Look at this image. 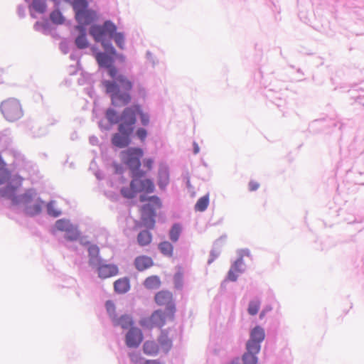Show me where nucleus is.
Masks as SVG:
<instances>
[{"mask_svg":"<svg viewBox=\"0 0 364 364\" xmlns=\"http://www.w3.org/2000/svg\"><path fill=\"white\" fill-rule=\"evenodd\" d=\"M154 301L158 306H165L169 316L175 315L176 309L171 292L166 290L159 291L155 294Z\"/></svg>","mask_w":364,"mask_h":364,"instance_id":"9","label":"nucleus"},{"mask_svg":"<svg viewBox=\"0 0 364 364\" xmlns=\"http://www.w3.org/2000/svg\"><path fill=\"white\" fill-rule=\"evenodd\" d=\"M250 255L249 250H242L241 251L240 257L239 259H241L242 260V257L245 256L249 257Z\"/></svg>","mask_w":364,"mask_h":364,"instance_id":"48","label":"nucleus"},{"mask_svg":"<svg viewBox=\"0 0 364 364\" xmlns=\"http://www.w3.org/2000/svg\"><path fill=\"white\" fill-rule=\"evenodd\" d=\"M107 311L112 318V321H114V318H117L116 315V308L114 304L112 301H107L105 304Z\"/></svg>","mask_w":364,"mask_h":364,"instance_id":"39","label":"nucleus"},{"mask_svg":"<svg viewBox=\"0 0 364 364\" xmlns=\"http://www.w3.org/2000/svg\"><path fill=\"white\" fill-rule=\"evenodd\" d=\"M137 112H139V105H133L125 108L120 116V124L118 129L133 127L136 122Z\"/></svg>","mask_w":364,"mask_h":364,"instance_id":"8","label":"nucleus"},{"mask_svg":"<svg viewBox=\"0 0 364 364\" xmlns=\"http://www.w3.org/2000/svg\"><path fill=\"white\" fill-rule=\"evenodd\" d=\"M161 284V279L156 275L150 276L144 282V286L148 289H156L160 287Z\"/></svg>","mask_w":364,"mask_h":364,"instance_id":"20","label":"nucleus"},{"mask_svg":"<svg viewBox=\"0 0 364 364\" xmlns=\"http://www.w3.org/2000/svg\"><path fill=\"white\" fill-rule=\"evenodd\" d=\"M159 249L160 252L166 257H172L173 253V246L168 241H164L159 243Z\"/></svg>","mask_w":364,"mask_h":364,"instance_id":"26","label":"nucleus"},{"mask_svg":"<svg viewBox=\"0 0 364 364\" xmlns=\"http://www.w3.org/2000/svg\"><path fill=\"white\" fill-rule=\"evenodd\" d=\"M114 82L106 80L103 82L107 93L111 94L112 104L114 105H125L131 101V95L128 92L122 93L119 90L120 85L126 91H130L132 89V82L123 75H116Z\"/></svg>","mask_w":364,"mask_h":364,"instance_id":"2","label":"nucleus"},{"mask_svg":"<svg viewBox=\"0 0 364 364\" xmlns=\"http://www.w3.org/2000/svg\"><path fill=\"white\" fill-rule=\"evenodd\" d=\"M173 282L175 288L181 289L183 284V275L181 272H178L174 274Z\"/></svg>","mask_w":364,"mask_h":364,"instance_id":"40","label":"nucleus"},{"mask_svg":"<svg viewBox=\"0 0 364 364\" xmlns=\"http://www.w3.org/2000/svg\"><path fill=\"white\" fill-rule=\"evenodd\" d=\"M209 205V195L207 194L200 198L195 205L196 211L203 212L206 210Z\"/></svg>","mask_w":364,"mask_h":364,"instance_id":"29","label":"nucleus"},{"mask_svg":"<svg viewBox=\"0 0 364 364\" xmlns=\"http://www.w3.org/2000/svg\"><path fill=\"white\" fill-rule=\"evenodd\" d=\"M137 115L139 116L141 123L143 126H147L150 122L149 115L142 111L141 107L139 105V112H137Z\"/></svg>","mask_w":364,"mask_h":364,"instance_id":"41","label":"nucleus"},{"mask_svg":"<svg viewBox=\"0 0 364 364\" xmlns=\"http://www.w3.org/2000/svg\"><path fill=\"white\" fill-rule=\"evenodd\" d=\"M199 152V147L197 144H195V147H194V153L195 154H198Z\"/></svg>","mask_w":364,"mask_h":364,"instance_id":"51","label":"nucleus"},{"mask_svg":"<svg viewBox=\"0 0 364 364\" xmlns=\"http://www.w3.org/2000/svg\"><path fill=\"white\" fill-rule=\"evenodd\" d=\"M264 331L260 326H256L250 333V338L247 341L246 347L251 350L259 352L260 343L264 339Z\"/></svg>","mask_w":364,"mask_h":364,"instance_id":"10","label":"nucleus"},{"mask_svg":"<svg viewBox=\"0 0 364 364\" xmlns=\"http://www.w3.org/2000/svg\"><path fill=\"white\" fill-rule=\"evenodd\" d=\"M154 265V261L151 257L146 255H140L135 258L134 266L139 271L146 270Z\"/></svg>","mask_w":364,"mask_h":364,"instance_id":"15","label":"nucleus"},{"mask_svg":"<svg viewBox=\"0 0 364 364\" xmlns=\"http://www.w3.org/2000/svg\"><path fill=\"white\" fill-rule=\"evenodd\" d=\"M79 236L77 232H75L73 236H69L68 238L70 240H75Z\"/></svg>","mask_w":364,"mask_h":364,"instance_id":"50","label":"nucleus"},{"mask_svg":"<svg viewBox=\"0 0 364 364\" xmlns=\"http://www.w3.org/2000/svg\"><path fill=\"white\" fill-rule=\"evenodd\" d=\"M173 318L174 316H169L168 311L159 309L154 311L150 316L142 318L139 323L142 327L149 329L154 327L161 328L166 321H172Z\"/></svg>","mask_w":364,"mask_h":364,"instance_id":"7","label":"nucleus"},{"mask_svg":"<svg viewBox=\"0 0 364 364\" xmlns=\"http://www.w3.org/2000/svg\"><path fill=\"white\" fill-rule=\"evenodd\" d=\"M264 315H265L264 311H262V312H261V314H260V315H259V316H260V318H262V317H264Z\"/></svg>","mask_w":364,"mask_h":364,"instance_id":"54","label":"nucleus"},{"mask_svg":"<svg viewBox=\"0 0 364 364\" xmlns=\"http://www.w3.org/2000/svg\"><path fill=\"white\" fill-rule=\"evenodd\" d=\"M55 226L57 230L65 232L72 231L73 228L69 220L63 219L57 220Z\"/></svg>","mask_w":364,"mask_h":364,"instance_id":"30","label":"nucleus"},{"mask_svg":"<svg viewBox=\"0 0 364 364\" xmlns=\"http://www.w3.org/2000/svg\"><path fill=\"white\" fill-rule=\"evenodd\" d=\"M155 215L154 210L150 204L145 205L141 208V216L142 220L146 225H149V223L147 221L150 220V225H154V217Z\"/></svg>","mask_w":364,"mask_h":364,"instance_id":"17","label":"nucleus"},{"mask_svg":"<svg viewBox=\"0 0 364 364\" xmlns=\"http://www.w3.org/2000/svg\"><path fill=\"white\" fill-rule=\"evenodd\" d=\"M115 291L119 294L127 292L129 289V282L127 278L119 279L114 283Z\"/></svg>","mask_w":364,"mask_h":364,"instance_id":"21","label":"nucleus"},{"mask_svg":"<svg viewBox=\"0 0 364 364\" xmlns=\"http://www.w3.org/2000/svg\"><path fill=\"white\" fill-rule=\"evenodd\" d=\"M154 165V160L151 158H146L143 160V166L144 168H146L145 171H143V172L145 173V174L150 171Z\"/></svg>","mask_w":364,"mask_h":364,"instance_id":"43","label":"nucleus"},{"mask_svg":"<svg viewBox=\"0 0 364 364\" xmlns=\"http://www.w3.org/2000/svg\"><path fill=\"white\" fill-rule=\"evenodd\" d=\"M247 352L242 356L243 364H257V358L256 355L259 352L251 350L248 347H246Z\"/></svg>","mask_w":364,"mask_h":364,"instance_id":"24","label":"nucleus"},{"mask_svg":"<svg viewBox=\"0 0 364 364\" xmlns=\"http://www.w3.org/2000/svg\"><path fill=\"white\" fill-rule=\"evenodd\" d=\"M132 358V360L134 361V362H136V355H132L131 357Z\"/></svg>","mask_w":364,"mask_h":364,"instance_id":"52","label":"nucleus"},{"mask_svg":"<svg viewBox=\"0 0 364 364\" xmlns=\"http://www.w3.org/2000/svg\"><path fill=\"white\" fill-rule=\"evenodd\" d=\"M80 33V35L75 39V44L80 49L86 48L88 46V41L86 38L85 28L82 26H77L75 27Z\"/></svg>","mask_w":364,"mask_h":364,"instance_id":"18","label":"nucleus"},{"mask_svg":"<svg viewBox=\"0 0 364 364\" xmlns=\"http://www.w3.org/2000/svg\"><path fill=\"white\" fill-rule=\"evenodd\" d=\"M249 190L250 191H255L256 190H257L259 187V183L255 181H251L250 183H249Z\"/></svg>","mask_w":364,"mask_h":364,"instance_id":"46","label":"nucleus"},{"mask_svg":"<svg viewBox=\"0 0 364 364\" xmlns=\"http://www.w3.org/2000/svg\"><path fill=\"white\" fill-rule=\"evenodd\" d=\"M88 252L90 255V262L91 264H95V259L98 256L100 250L96 245H91L88 248Z\"/></svg>","mask_w":364,"mask_h":364,"instance_id":"37","label":"nucleus"},{"mask_svg":"<svg viewBox=\"0 0 364 364\" xmlns=\"http://www.w3.org/2000/svg\"><path fill=\"white\" fill-rule=\"evenodd\" d=\"M151 234L147 230L140 232L137 237L138 243L141 246L148 245L149 244L151 243Z\"/></svg>","mask_w":364,"mask_h":364,"instance_id":"27","label":"nucleus"},{"mask_svg":"<svg viewBox=\"0 0 364 364\" xmlns=\"http://www.w3.org/2000/svg\"><path fill=\"white\" fill-rule=\"evenodd\" d=\"M112 322L114 326H121L124 329H127L133 325L132 318L127 314L122 315L119 318H114Z\"/></svg>","mask_w":364,"mask_h":364,"instance_id":"19","label":"nucleus"},{"mask_svg":"<svg viewBox=\"0 0 364 364\" xmlns=\"http://www.w3.org/2000/svg\"><path fill=\"white\" fill-rule=\"evenodd\" d=\"M169 181L168 172L166 169H161L159 172V186L161 188H164Z\"/></svg>","mask_w":364,"mask_h":364,"instance_id":"32","label":"nucleus"},{"mask_svg":"<svg viewBox=\"0 0 364 364\" xmlns=\"http://www.w3.org/2000/svg\"><path fill=\"white\" fill-rule=\"evenodd\" d=\"M21 186L20 180L11 179L5 187L0 189V197L10 199L14 205L23 203L26 205V212L29 215L39 213L41 207L38 203H35L32 206L30 205L35 196L31 190L20 196H17L18 190Z\"/></svg>","mask_w":364,"mask_h":364,"instance_id":"1","label":"nucleus"},{"mask_svg":"<svg viewBox=\"0 0 364 364\" xmlns=\"http://www.w3.org/2000/svg\"><path fill=\"white\" fill-rule=\"evenodd\" d=\"M149 200L152 203V205L154 206V208L161 207V201L157 196H151L149 198Z\"/></svg>","mask_w":364,"mask_h":364,"instance_id":"45","label":"nucleus"},{"mask_svg":"<svg viewBox=\"0 0 364 364\" xmlns=\"http://www.w3.org/2000/svg\"><path fill=\"white\" fill-rule=\"evenodd\" d=\"M95 17L96 14L94 11L87 9L82 13L80 12L76 20L80 24V26L85 27V26L91 23L95 20Z\"/></svg>","mask_w":364,"mask_h":364,"instance_id":"16","label":"nucleus"},{"mask_svg":"<svg viewBox=\"0 0 364 364\" xmlns=\"http://www.w3.org/2000/svg\"><path fill=\"white\" fill-rule=\"evenodd\" d=\"M181 232V227L179 224H174L169 232V237L172 242H176L178 241Z\"/></svg>","mask_w":364,"mask_h":364,"instance_id":"33","label":"nucleus"},{"mask_svg":"<svg viewBox=\"0 0 364 364\" xmlns=\"http://www.w3.org/2000/svg\"><path fill=\"white\" fill-rule=\"evenodd\" d=\"M73 6L75 12L76 18L78 17V14L80 12L82 13L87 9V2L85 0H74Z\"/></svg>","mask_w":364,"mask_h":364,"instance_id":"28","label":"nucleus"},{"mask_svg":"<svg viewBox=\"0 0 364 364\" xmlns=\"http://www.w3.org/2000/svg\"><path fill=\"white\" fill-rule=\"evenodd\" d=\"M232 364H237V363H232Z\"/></svg>","mask_w":364,"mask_h":364,"instance_id":"55","label":"nucleus"},{"mask_svg":"<svg viewBox=\"0 0 364 364\" xmlns=\"http://www.w3.org/2000/svg\"><path fill=\"white\" fill-rule=\"evenodd\" d=\"M144 156V151L139 147H129L120 153L122 162L127 166L131 174L141 171V159Z\"/></svg>","mask_w":364,"mask_h":364,"instance_id":"5","label":"nucleus"},{"mask_svg":"<svg viewBox=\"0 0 364 364\" xmlns=\"http://www.w3.org/2000/svg\"><path fill=\"white\" fill-rule=\"evenodd\" d=\"M1 112L9 122H13L23 116V109L19 100L14 98L3 101L0 106Z\"/></svg>","mask_w":364,"mask_h":364,"instance_id":"6","label":"nucleus"},{"mask_svg":"<svg viewBox=\"0 0 364 364\" xmlns=\"http://www.w3.org/2000/svg\"><path fill=\"white\" fill-rule=\"evenodd\" d=\"M159 342L161 349L164 352H168L172 347V341L166 333L162 332L159 338Z\"/></svg>","mask_w":364,"mask_h":364,"instance_id":"22","label":"nucleus"},{"mask_svg":"<svg viewBox=\"0 0 364 364\" xmlns=\"http://www.w3.org/2000/svg\"><path fill=\"white\" fill-rule=\"evenodd\" d=\"M145 354L149 355H154L159 353V347L154 341H146L143 346Z\"/></svg>","mask_w":364,"mask_h":364,"instance_id":"23","label":"nucleus"},{"mask_svg":"<svg viewBox=\"0 0 364 364\" xmlns=\"http://www.w3.org/2000/svg\"><path fill=\"white\" fill-rule=\"evenodd\" d=\"M143 340L141 331L136 327H132L127 332L125 338L126 345L129 348H136Z\"/></svg>","mask_w":364,"mask_h":364,"instance_id":"13","label":"nucleus"},{"mask_svg":"<svg viewBox=\"0 0 364 364\" xmlns=\"http://www.w3.org/2000/svg\"><path fill=\"white\" fill-rule=\"evenodd\" d=\"M31 7L39 14H43L46 11V4L43 0H33Z\"/></svg>","mask_w":364,"mask_h":364,"instance_id":"31","label":"nucleus"},{"mask_svg":"<svg viewBox=\"0 0 364 364\" xmlns=\"http://www.w3.org/2000/svg\"><path fill=\"white\" fill-rule=\"evenodd\" d=\"M117 31L116 26L109 21H107L103 25H93L90 27V34L93 37L95 41L101 42L102 46L108 50L111 53H115V49L110 45L105 42L107 36H112Z\"/></svg>","mask_w":364,"mask_h":364,"instance_id":"4","label":"nucleus"},{"mask_svg":"<svg viewBox=\"0 0 364 364\" xmlns=\"http://www.w3.org/2000/svg\"><path fill=\"white\" fill-rule=\"evenodd\" d=\"M147 131L142 127H139L136 131V136L140 139L141 142H144L147 136Z\"/></svg>","mask_w":364,"mask_h":364,"instance_id":"44","label":"nucleus"},{"mask_svg":"<svg viewBox=\"0 0 364 364\" xmlns=\"http://www.w3.org/2000/svg\"><path fill=\"white\" fill-rule=\"evenodd\" d=\"M97 265V272L99 277L101 279H107L118 274L119 269L117 265L114 264L102 263L100 260Z\"/></svg>","mask_w":364,"mask_h":364,"instance_id":"12","label":"nucleus"},{"mask_svg":"<svg viewBox=\"0 0 364 364\" xmlns=\"http://www.w3.org/2000/svg\"><path fill=\"white\" fill-rule=\"evenodd\" d=\"M112 37L114 38L117 46L120 49L124 48V35L122 33H117L115 31Z\"/></svg>","mask_w":364,"mask_h":364,"instance_id":"38","label":"nucleus"},{"mask_svg":"<svg viewBox=\"0 0 364 364\" xmlns=\"http://www.w3.org/2000/svg\"><path fill=\"white\" fill-rule=\"evenodd\" d=\"M143 171L131 174L130 188H123L122 195L127 198H133L137 193H151L154 191V182L149 178H144Z\"/></svg>","mask_w":364,"mask_h":364,"instance_id":"3","label":"nucleus"},{"mask_svg":"<svg viewBox=\"0 0 364 364\" xmlns=\"http://www.w3.org/2000/svg\"><path fill=\"white\" fill-rule=\"evenodd\" d=\"M96 60L100 66L108 68V73L111 77H115L118 71L112 65V60L110 57L104 53H98L96 54Z\"/></svg>","mask_w":364,"mask_h":364,"instance_id":"14","label":"nucleus"},{"mask_svg":"<svg viewBox=\"0 0 364 364\" xmlns=\"http://www.w3.org/2000/svg\"><path fill=\"white\" fill-rule=\"evenodd\" d=\"M9 172L5 168H0V185L9 183L11 180Z\"/></svg>","mask_w":364,"mask_h":364,"instance_id":"42","label":"nucleus"},{"mask_svg":"<svg viewBox=\"0 0 364 364\" xmlns=\"http://www.w3.org/2000/svg\"><path fill=\"white\" fill-rule=\"evenodd\" d=\"M118 130L119 132L115 133L112 137V144L118 148L128 146L131 143L130 135L133 132V127Z\"/></svg>","mask_w":364,"mask_h":364,"instance_id":"11","label":"nucleus"},{"mask_svg":"<svg viewBox=\"0 0 364 364\" xmlns=\"http://www.w3.org/2000/svg\"><path fill=\"white\" fill-rule=\"evenodd\" d=\"M50 18L51 21L55 24H62L65 21L64 17L59 10L53 11L50 14Z\"/></svg>","mask_w":364,"mask_h":364,"instance_id":"35","label":"nucleus"},{"mask_svg":"<svg viewBox=\"0 0 364 364\" xmlns=\"http://www.w3.org/2000/svg\"><path fill=\"white\" fill-rule=\"evenodd\" d=\"M106 117L111 124H117L120 121V117L114 109H108L106 112Z\"/></svg>","mask_w":364,"mask_h":364,"instance_id":"36","label":"nucleus"},{"mask_svg":"<svg viewBox=\"0 0 364 364\" xmlns=\"http://www.w3.org/2000/svg\"><path fill=\"white\" fill-rule=\"evenodd\" d=\"M144 364H161V363H159V361L157 360H146Z\"/></svg>","mask_w":364,"mask_h":364,"instance_id":"49","label":"nucleus"},{"mask_svg":"<svg viewBox=\"0 0 364 364\" xmlns=\"http://www.w3.org/2000/svg\"><path fill=\"white\" fill-rule=\"evenodd\" d=\"M48 212L49 215H50L53 217H58L60 214V213L58 211L53 210L50 205H49L48 207Z\"/></svg>","mask_w":364,"mask_h":364,"instance_id":"47","label":"nucleus"},{"mask_svg":"<svg viewBox=\"0 0 364 364\" xmlns=\"http://www.w3.org/2000/svg\"><path fill=\"white\" fill-rule=\"evenodd\" d=\"M243 262L241 259H238L235 262L232 268L228 272V279L232 282L236 281L237 278V274L242 272L240 267L242 265Z\"/></svg>","mask_w":364,"mask_h":364,"instance_id":"25","label":"nucleus"},{"mask_svg":"<svg viewBox=\"0 0 364 364\" xmlns=\"http://www.w3.org/2000/svg\"><path fill=\"white\" fill-rule=\"evenodd\" d=\"M260 304V301L257 299L251 301L249 304L247 309L249 314L252 316L256 315L259 311Z\"/></svg>","mask_w":364,"mask_h":364,"instance_id":"34","label":"nucleus"},{"mask_svg":"<svg viewBox=\"0 0 364 364\" xmlns=\"http://www.w3.org/2000/svg\"><path fill=\"white\" fill-rule=\"evenodd\" d=\"M140 200H141V202L145 201V200H146V197H145V196H140Z\"/></svg>","mask_w":364,"mask_h":364,"instance_id":"53","label":"nucleus"}]
</instances>
